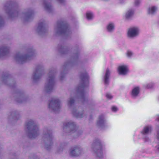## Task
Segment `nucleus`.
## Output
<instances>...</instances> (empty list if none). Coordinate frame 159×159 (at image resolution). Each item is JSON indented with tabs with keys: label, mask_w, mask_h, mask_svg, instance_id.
<instances>
[{
	"label": "nucleus",
	"mask_w": 159,
	"mask_h": 159,
	"mask_svg": "<svg viewBox=\"0 0 159 159\" xmlns=\"http://www.w3.org/2000/svg\"><path fill=\"white\" fill-rule=\"evenodd\" d=\"M4 9L11 18L19 16L24 21H30L32 18L33 11L31 10L24 12H20L15 10L12 7V4L11 2L7 3L5 6Z\"/></svg>",
	"instance_id": "1"
},
{
	"label": "nucleus",
	"mask_w": 159,
	"mask_h": 159,
	"mask_svg": "<svg viewBox=\"0 0 159 159\" xmlns=\"http://www.w3.org/2000/svg\"><path fill=\"white\" fill-rule=\"evenodd\" d=\"M25 128L30 138H35L39 134V125L33 120H29L26 122Z\"/></svg>",
	"instance_id": "2"
},
{
	"label": "nucleus",
	"mask_w": 159,
	"mask_h": 159,
	"mask_svg": "<svg viewBox=\"0 0 159 159\" xmlns=\"http://www.w3.org/2000/svg\"><path fill=\"white\" fill-rule=\"evenodd\" d=\"M81 79V84L76 88V91L79 95L82 101L85 100L86 94L84 91V87L87 85L88 83V76L86 72L82 73L80 76Z\"/></svg>",
	"instance_id": "3"
},
{
	"label": "nucleus",
	"mask_w": 159,
	"mask_h": 159,
	"mask_svg": "<svg viewBox=\"0 0 159 159\" xmlns=\"http://www.w3.org/2000/svg\"><path fill=\"white\" fill-rule=\"evenodd\" d=\"M34 54V50L30 49L25 52L17 53L15 56V59L19 63L22 64L30 60Z\"/></svg>",
	"instance_id": "4"
},
{
	"label": "nucleus",
	"mask_w": 159,
	"mask_h": 159,
	"mask_svg": "<svg viewBox=\"0 0 159 159\" xmlns=\"http://www.w3.org/2000/svg\"><path fill=\"white\" fill-rule=\"evenodd\" d=\"M70 30L66 22L62 20L58 21L54 26L55 35H68L70 33Z\"/></svg>",
	"instance_id": "5"
},
{
	"label": "nucleus",
	"mask_w": 159,
	"mask_h": 159,
	"mask_svg": "<svg viewBox=\"0 0 159 159\" xmlns=\"http://www.w3.org/2000/svg\"><path fill=\"white\" fill-rule=\"evenodd\" d=\"M56 71L54 69L51 70L49 72L48 77L45 84L44 91L46 93H50L52 91L55 84V77Z\"/></svg>",
	"instance_id": "6"
},
{
	"label": "nucleus",
	"mask_w": 159,
	"mask_h": 159,
	"mask_svg": "<svg viewBox=\"0 0 159 159\" xmlns=\"http://www.w3.org/2000/svg\"><path fill=\"white\" fill-rule=\"evenodd\" d=\"M54 137L52 134V131L48 128L44 129L42 137V140L44 142L45 148L49 150L53 144Z\"/></svg>",
	"instance_id": "7"
},
{
	"label": "nucleus",
	"mask_w": 159,
	"mask_h": 159,
	"mask_svg": "<svg viewBox=\"0 0 159 159\" xmlns=\"http://www.w3.org/2000/svg\"><path fill=\"white\" fill-rule=\"evenodd\" d=\"M61 107L60 101L57 98H52L50 101L48 105L49 108L55 112L59 111Z\"/></svg>",
	"instance_id": "8"
},
{
	"label": "nucleus",
	"mask_w": 159,
	"mask_h": 159,
	"mask_svg": "<svg viewBox=\"0 0 159 159\" xmlns=\"http://www.w3.org/2000/svg\"><path fill=\"white\" fill-rule=\"evenodd\" d=\"M48 28L47 26L46 22L44 20H40L39 23L38 25L36 31L40 35L45 34L48 31Z\"/></svg>",
	"instance_id": "9"
},
{
	"label": "nucleus",
	"mask_w": 159,
	"mask_h": 159,
	"mask_svg": "<svg viewBox=\"0 0 159 159\" xmlns=\"http://www.w3.org/2000/svg\"><path fill=\"white\" fill-rule=\"evenodd\" d=\"M43 72V66L42 65H37L34 71L32 78L34 81H36L40 79Z\"/></svg>",
	"instance_id": "10"
},
{
	"label": "nucleus",
	"mask_w": 159,
	"mask_h": 159,
	"mask_svg": "<svg viewBox=\"0 0 159 159\" xmlns=\"http://www.w3.org/2000/svg\"><path fill=\"white\" fill-rule=\"evenodd\" d=\"M92 148L98 157L100 158L103 157L102 144L99 140H97L93 144Z\"/></svg>",
	"instance_id": "11"
},
{
	"label": "nucleus",
	"mask_w": 159,
	"mask_h": 159,
	"mask_svg": "<svg viewBox=\"0 0 159 159\" xmlns=\"http://www.w3.org/2000/svg\"><path fill=\"white\" fill-rule=\"evenodd\" d=\"M64 128H67L70 132L73 133L76 131L77 127L75 123L72 121H67L63 123Z\"/></svg>",
	"instance_id": "12"
},
{
	"label": "nucleus",
	"mask_w": 159,
	"mask_h": 159,
	"mask_svg": "<svg viewBox=\"0 0 159 159\" xmlns=\"http://www.w3.org/2000/svg\"><path fill=\"white\" fill-rule=\"evenodd\" d=\"M139 30L138 27H133L129 28L128 31V36L130 38L137 36L139 34Z\"/></svg>",
	"instance_id": "13"
},
{
	"label": "nucleus",
	"mask_w": 159,
	"mask_h": 159,
	"mask_svg": "<svg viewBox=\"0 0 159 159\" xmlns=\"http://www.w3.org/2000/svg\"><path fill=\"white\" fill-rule=\"evenodd\" d=\"M82 149L78 147L72 148L70 150L69 154L72 157H76L80 155L82 152Z\"/></svg>",
	"instance_id": "14"
},
{
	"label": "nucleus",
	"mask_w": 159,
	"mask_h": 159,
	"mask_svg": "<svg viewBox=\"0 0 159 159\" xmlns=\"http://www.w3.org/2000/svg\"><path fill=\"white\" fill-rule=\"evenodd\" d=\"M10 47L6 45H3L0 46V57L7 55L10 50Z\"/></svg>",
	"instance_id": "15"
},
{
	"label": "nucleus",
	"mask_w": 159,
	"mask_h": 159,
	"mask_svg": "<svg viewBox=\"0 0 159 159\" xmlns=\"http://www.w3.org/2000/svg\"><path fill=\"white\" fill-rule=\"evenodd\" d=\"M49 0H43V6L44 9L48 12H51L53 10L52 7L49 4Z\"/></svg>",
	"instance_id": "16"
},
{
	"label": "nucleus",
	"mask_w": 159,
	"mask_h": 159,
	"mask_svg": "<svg viewBox=\"0 0 159 159\" xmlns=\"http://www.w3.org/2000/svg\"><path fill=\"white\" fill-rule=\"evenodd\" d=\"M118 70L119 74L122 75H125L128 71L127 66L125 65L119 66Z\"/></svg>",
	"instance_id": "17"
},
{
	"label": "nucleus",
	"mask_w": 159,
	"mask_h": 159,
	"mask_svg": "<svg viewBox=\"0 0 159 159\" xmlns=\"http://www.w3.org/2000/svg\"><path fill=\"white\" fill-rule=\"evenodd\" d=\"M72 112L73 115L77 118H82L84 116L83 111H78L75 108H73L72 109Z\"/></svg>",
	"instance_id": "18"
},
{
	"label": "nucleus",
	"mask_w": 159,
	"mask_h": 159,
	"mask_svg": "<svg viewBox=\"0 0 159 159\" xmlns=\"http://www.w3.org/2000/svg\"><path fill=\"white\" fill-rule=\"evenodd\" d=\"M110 74L111 71L108 69H107L104 77L105 84H108L109 83V76Z\"/></svg>",
	"instance_id": "19"
},
{
	"label": "nucleus",
	"mask_w": 159,
	"mask_h": 159,
	"mask_svg": "<svg viewBox=\"0 0 159 159\" xmlns=\"http://www.w3.org/2000/svg\"><path fill=\"white\" fill-rule=\"evenodd\" d=\"M134 11L133 10L129 9L125 13V17L126 20H129L132 18L133 14Z\"/></svg>",
	"instance_id": "20"
},
{
	"label": "nucleus",
	"mask_w": 159,
	"mask_h": 159,
	"mask_svg": "<svg viewBox=\"0 0 159 159\" xmlns=\"http://www.w3.org/2000/svg\"><path fill=\"white\" fill-rule=\"evenodd\" d=\"M152 130V127L150 125L145 126L142 131V133L144 135L148 134L150 133Z\"/></svg>",
	"instance_id": "21"
},
{
	"label": "nucleus",
	"mask_w": 159,
	"mask_h": 159,
	"mask_svg": "<svg viewBox=\"0 0 159 159\" xmlns=\"http://www.w3.org/2000/svg\"><path fill=\"white\" fill-rule=\"evenodd\" d=\"M157 9V7L155 6H152L148 9V13L149 14L153 15L156 12Z\"/></svg>",
	"instance_id": "22"
},
{
	"label": "nucleus",
	"mask_w": 159,
	"mask_h": 159,
	"mask_svg": "<svg viewBox=\"0 0 159 159\" xmlns=\"http://www.w3.org/2000/svg\"><path fill=\"white\" fill-rule=\"evenodd\" d=\"M105 123L104 117L103 116H99L97 121V125L100 127H102Z\"/></svg>",
	"instance_id": "23"
},
{
	"label": "nucleus",
	"mask_w": 159,
	"mask_h": 159,
	"mask_svg": "<svg viewBox=\"0 0 159 159\" xmlns=\"http://www.w3.org/2000/svg\"><path fill=\"white\" fill-rule=\"evenodd\" d=\"M115 29V25L114 23H110L107 26V29L108 32H112Z\"/></svg>",
	"instance_id": "24"
},
{
	"label": "nucleus",
	"mask_w": 159,
	"mask_h": 159,
	"mask_svg": "<svg viewBox=\"0 0 159 159\" xmlns=\"http://www.w3.org/2000/svg\"><path fill=\"white\" fill-rule=\"evenodd\" d=\"M19 116L18 112L13 111L9 115V118L10 119L12 118L14 119H16L19 118Z\"/></svg>",
	"instance_id": "25"
},
{
	"label": "nucleus",
	"mask_w": 159,
	"mask_h": 159,
	"mask_svg": "<svg viewBox=\"0 0 159 159\" xmlns=\"http://www.w3.org/2000/svg\"><path fill=\"white\" fill-rule=\"evenodd\" d=\"M139 92V87L134 88L132 90V96L135 97L138 96Z\"/></svg>",
	"instance_id": "26"
},
{
	"label": "nucleus",
	"mask_w": 159,
	"mask_h": 159,
	"mask_svg": "<svg viewBox=\"0 0 159 159\" xmlns=\"http://www.w3.org/2000/svg\"><path fill=\"white\" fill-rule=\"evenodd\" d=\"M67 143L66 142H63L61 143L59 147L57 148V151L58 152H60L62 151L65 146H66Z\"/></svg>",
	"instance_id": "27"
},
{
	"label": "nucleus",
	"mask_w": 159,
	"mask_h": 159,
	"mask_svg": "<svg viewBox=\"0 0 159 159\" xmlns=\"http://www.w3.org/2000/svg\"><path fill=\"white\" fill-rule=\"evenodd\" d=\"M74 99L73 98H70L67 102V104L68 106L70 107H72L74 105Z\"/></svg>",
	"instance_id": "28"
},
{
	"label": "nucleus",
	"mask_w": 159,
	"mask_h": 159,
	"mask_svg": "<svg viewBox=\"0 0 159 159\" xmlns=\"http://www.w3.org/2000/svg\"><path fill=\"white\" fill-rule=\"evenodd\" d=\"M94 16L93 13L90 11H88L87 12L86 17L87 19L88 20H91L93 19Z\"/></svg>",
	"instance_id": "29"
},
{
	"label": "nucleus",
	"mask_w": 159,
	"mask_h": 159,
	"mask_svg": "<svg viewBox=\"0 0 159 159\" xmlns=\"http://www.w3.org/2000/svg\"><path fill=\"white\" fill-rule=\"evenodd\" d=\"M9 75L7 73H5L3 75L2 77V81L6 83V81L7 80L9 77Z\"/></svg>",
	"instance_id": "30"
},
{
	"label": "nucleus",
	"mask_w": 159,
	"mask_h": 159,
	"mask_svg": "<svg viewBox=\"0 0 159 159\" xmlns=\"http://www.w3.org/2000/svg\"><path fill=\"white\" fill-rule=\"evenodd\" d=\"M17 101L19 102H22L24 100V98L22 94L20 95L19 98H17Z\"/></svg>",
	"instance_id": "31"
},
{
	"label": "nucleus",
	"mask_w": 159,
	"mask_h": 159,
	"mask_svg": "<svg viewBox=\"0 0 159 159\" xmlns=\"http://www.w3.org/2000/svg\"><path fill=\"white\" fill-rule=\"evenodd\" d=\"M141 2L140 0H135L134 1V5L135 6H138Z\"/></svg>",
	"instance_id": "32"
},
{
	"label": "nucleus",
	"mask_w": 159,
	"mask_h": 159,
	"mask_svg": "<svg viewBox=\"0 0 159 159\" xmlns=\"http://www.w3.org/2000/svg\"><path fill=\"white\" fill-rule=\"evenodd\" d=\"M66 50V48L64 47H61L60 49V52L62 53H65V51Z\"/></svg>",
	"instance_id": "33"
},
{
	"label": "nucleus",
	"mask_w": 159,
	"mask_h": 159,
	"mask_svg": "<svg viewBox=\"0 0 159 159\" xmlns=\"http://www.w3.org/2000/svg\"><path fill=\"white\" fill-rule=\"evenodd\" d=\"M4 22L2 17L0 16V27L4 25Z\"/></svg>",
	"instance_id": "34"
},
{
	"label": "nucleus",
	"mask_w": 159,
	"mask_h": 159,
	"mask_svg": "<svg viewBox=\"0 0 159 159\" xmlns=\"http://www.w3.org/2000/svg\"><path fill=\"white\" fill-rule=\"evenodd\" d=\"M126 54H127V56L128 57H130L132 55L133 53L131 51H128L127 52Z\"/></svg>",
	"instance_id": "35"
},
{
	"label": "nucleus",
	"mask_w": 159,
	"mask_h": 159,
	"mask_svg": "<svg viewBox=\"0 0 159 159\" xmlns=\"http://www.w3.org/2000/svg\"><path fill=\"white\" fill-rule=\"evenodd\" d=\"M157 139L159 140V126L157 127Z\"/></svg>",
	"instance_id": "36"
},
{
	"label": "nucleus",
	"mask_w": 159,
	"mask_h": 159,
	"mask_svg": "<svg viewBox=\"0 0 159 159\" xmlns=\"http://www.w3.org/2000/svg\"><path fill=\"white\" fill-rule=\"evenodd\" d=\"M106 96L107 98L111 99L112 98V96L110 94L107 93L106 95Z\"/></svg>",
	"instance_id": "37"
},
{
	"label": "nucleus",
	"mask_w": 159,
	"mask_h": 159,
	"mask_svg": "<svg viewBox=\"0 0 159 159\" xmlns=\"http://www.w3.org/2000/svg\"><path fill=\"white\" fill-rule=\"evenodd\" d=\"M152 86L153 85L152 84H148L145 86V87L149 89L152 88Z\"/></svg>",
	"instance_id": "38"
},
{
	"label": "nucleus",
	"mask_w": 159,
	"mask_h": 159,
	"mask_svg": "<svg viewBox=\"0 0 159 159\" xmlns=\"http://www.w3.org/2000/svg\"><path fill=\"white\" fill-rule=\"evenodd\" d=\"M111 109L112 111L114 112L116 111L117 110V108L115 106L112 107Z\"/></svg>",
	"instance_id": "39"
},
{
	"label": "nucleus",
	"mask_w": 159,
	"mask_h": 159,
	"mask_svg": "<svg viewBox=\"0 0 159 159\" xmlns=\"http://www.w3.org/2000/svg\"><path fill=\"white\" fill-rule=\"evenodd\" d=\"M126 0H118V2L122 4L125 2Z\"/></svg>",
	"instance_id": "40"
},
{
	"label": "nucleus",
	"mask_w": 159,
	"mask_h": 159,
	"mask_svg": "<svg viewBox=\"0 0 159 159\" xmlns=\"http://www.w3.org/2000/svg\"><path fill=\"white\" fill-rule=\"evenodd\" d=\"M59 3H63L64 2V0H57Z\"/></svg>",
	"instance_id": "41"
},
{
	"label": "nucleus",
	"mask_w": 159,
	"mask_h": 159,
	"mask_svg": "<svg viewBox=\"0 0 159 159\" xmlns=\"http://www.w3.org/2000/svg\"><path fill=\"white\" fill-rule=\"evenodd\" d=\"M64 76V75H63V74H61V78H60V79L61 80H62L63 79V78Z\"/></svg>",
	"instance_id": "42"
},
{
	"label": "nucleus",
	"mask_w": 159,
	"mask_h": 159,
	"mask_svg": "<svg viewBox=\"0 0 159 159\" xmlns=\"http://www.w3.org/2000/svg\"><path fill=\"white\" fill-rule=\"evenodd\" d=\"M145 139L146 141H148L149 140V139L148 138H146Z\"/></svg>",
	"instance_id": "43"
},
{
	"label": "nucleus",
	"mask_w": 159,
	"mask_h": 159,
	"mask_svg": "<svg viewBox=\"0 0 159 159\" xmlns=\"http://www.w3.org/2000/svg\"><path fill=\"white\" fill-rule=\"evenodd\" d=\"M78 57V55L77 54H76V56H75V58H74L75 59H76L77 58V57Z\"/></svg>",
	"instance_id": "44"
},
{
	"label": "nucleus",
	"mask_w": 159,
	"mask_h": 159,
	"mask_svg": "<svg viewBox=\"0 0 159 159\" xmlns=\"http://www.w3.org/2000/svg\"><path fill=\"white\" fill-rule=\"evenodd\" d=\"M157 119L159 120V115L157 116Z\"/></svg>",
	"instance_id": "45"
},
{
	"label": "nucleus",
	"mask_w": 159,
	"mask_h": 159,
	"mask_svg": "<svg viewBox=\"0 0 159 159\" xmlns=\"http://www.w3.org/2000/svg\"><path fill=\"white\" fill-rule=\"evenodd\" d=\"M158 150L159 151V146L157 148Z\"/></svg>",
	"instance_id": "46"
},
{
	"label": "nucleus",
	"mask_w": 159,
	"mask_h": 159,
	"mask_svg": "<svg viewBox=\"0 0 159 159\" xmlns=\"http://www.w3.org/2000/svg\"><path fill=\"white\" fill-rule=\"evenodd\" d=\"M71 64V63L70 62L69 63V64Z\"/></svg>",
	"instance_id": "47"
},
{
	"label": "nucleus",
	"mask_w": 159,
	"mask_h": 159,
	"mask_svg": "<svg viewBox=\"0 0 159 159\" xmlns=\"http://www.w3.org/2000/svg\"><path fill=\"white\" fill-rule=\"evenodd\" d=\"M82 132H80V134Z\"/></svg>",
	"instance_id": "48"
}]
</instances>
